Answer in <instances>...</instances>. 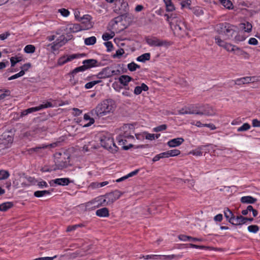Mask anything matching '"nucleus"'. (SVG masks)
<instances>
[{
  "mask_svg": "<svg viewBox=\"0 0 260 260\" xmlns=\"http://www.w3.org/2000/svg\"><path fill=\"white\" fill-rule=\"evenodd\" d=\"M115 104L111 99L106 100L99 104L90 114L92 117L100 118L107 114L112 113L115 110Z\"/></svg>",
  "mask_w": 260,
  "mask_h": 260,
  "instance_id": "obj_1",
  "label": "nucleus"
},
{
  "mask_svg": "<svg viewBox=\"0 0 260 260\" xmlns=\"http://www.w3.org/2000/svg\"><path fill=\"white\" fill-rule=\"evenodd\" d=\"M167 20L170 23L171 27L179 35L183 36L187 29L185 22L181 18L178 17L176 14H166Z\"/></svg>",
  "mask_w": 260,
  "mask_h": 260,
  "instance_id": "obj_2",
  "label": "nucleus"
},
{
  "mask_svg": "<svg viewBox=\"0 0 260 260\" xmlns=\"http://www.w3.org/2000/svg\"><path fill=\"white\" fill-rule=\"evenodd\" d=\"M194 114L205 116L215 115L216 111L209 105H199L194 107Z\"/></svg>",
  "mask_w": 260,
  "mask_h": 260,
  "instance_id": "obj_3",
  "label": "nucleus"
},
{
  "mask_svg": "<svg viewBox=\"0 0 260 260\" xmlns=\"http://www.w3.org/2000/svg\"><path fill=\"white\" fill-rule=\"evenodd\" d=\"M101 144L102 147L107 149H112V152L117 151L118 147L115 144L113 138L104 137L101 140Z\"/></svg>",
  "mask_w": 260,
  "mask_h": 260,
  "instance_id": "obj_4",
  "label": "nucleus"
},
{
  "mask_svg": "<svg viewBox=\"0 0 260 260\" xmlns=\"http://www.w3.org/2000/svg\"><path fill=\"white\" fill-rule=\"evenodd\" d=\"M146 43L150 46L160 47L168 46L171 45L170 43L166 40H161L156 37L146 38Z\"/></svg>",
  "mask_w": 260,
  "mask_h": 260,
  "instance_id": "obj_5",
  "label": "nucleus"
},
{
  "mask_svg": "<svg viewBox=\"0 0 260 260\" xmlns=\"http://www.w3.org/2000/svg\"><path fill=\"white\" fill-rule=\"evenodd\" d=\"M93 205L94 208H98L100 206H106L109 205L106 198L104 196H101L95 198L90 202H89L86 204V207H89L90 205Z\"/></svg>",
  "mask_w": 260,
  "mask_h": 260,
  "instance_id": "obj_6",
  "label": "nucleus"
},
{
  "mask_svg": "<svg viewBox=\"0 0 260 260\" xmlns=\"http://www.w3.org/2000/svg\"><path fill=\"white\" fill-rule=\"evenodd\" d=\"M122 194L123 192L118 190H115L106 193L104 195V197L106 198L107 201L109 205H110L112 204L116 200H118Z\"/></svg>",
  "mask_w": 260,
  "mask_h": 260,
  "instance_id": "obj_7",
  "label": "nucleus"
},
{
  "mask_svg": "<svg viewBox=\"0 0 260 260\" xmlns=\"http://www.w3.org/2000/svg\"><path fill=\"white\" fill-rule=\"evenodd\" d=\"M82 63L84 65L86 69H89L93 67H98L100 64L98 63L97 60L94 59H88L83 60Z\"/></svg>",
  "mask_w": 260,
  "mask_h": 260,
  "instance_id": "obj_8",
  "label": "nucleus"
},
{
  "mask_svg": "<svg viewBox=\"0 0 260 260\" xmlns=\"http://www.w3.org/2000/svg\"><path fill=\"white\" fill-rule=\"evenodd\" d=\"M254 77H245L237 79L235 81V84L238 85L248 84L250 82H253Z\"/></svg>",
  "mask_w": 260,
  "mask_h": 260,
  "instance_id": "obj_9",
  "label": "nucleus"
},
{
  "mask_svg": "<svg viewBox=\"0 0 260 260\" xmlns=\"http://www.w3.org/2000/svg\"><path fill=\"white\" fill-rule=\"evenodd\" d=\"M234 27V26L229 23L228 25L227 26L225 32L223 35L225 36L226 37V39H231L232 38H233L235 32V30L233 28Z\"/></svg>",
  "mask_w": 260,
  "mask_h": 260,
  "instance_id": "obj_10",
  "label": "nucleus"
},
{
  "mask_svg": "<svg viewBox=\"0 0 260 260\" xmlns=\"http://www.w3.org/2000/svg\"><path fill=\"white\" fill-rule=\"evenodd\" d=\"M184 141L182 138H177L168 141L167 144L170 147H175L180 145Z\"/></svg>",
  "mask_w": 260,
  "mask_h": 260,
  "instance_id": "obj_11",
  "label": "nucleus"
},
{
  "mask_svg": "<svg viewBox=\"0 0 260 260\" xmlns=\"http://www.w3.org/2000/svg\"><path fill=\"white\" fill-rule=\"evenodd\" d=\"M119 3L120 4V7H119L118 9H115L114 10V11L115 12H122V13L127 14V12L128 10V5L127 3L124 2L123 0H122V2H120V1H119Z\"/></svg>",
  "mask_w": 260,
  "mask_h": 260,
  "instance_id": "obj_12",
  "label": "nucleus"
},
{
  "mask_svg": "<svg viewBox=\"0 0 260 260\" xmlns=\"http://www.w3.org/2000/svg\"><path fill=\"white\" fill-rule=\"evenodd\" d=\"M52 182L57 185H59L65 186V185H68L71 181L69 178H57V179L51 180L50 182V183L51 185V183Z\"/></svg>",
  "mask_w": 260,
  "mask_h": 260,
  "instance_id": "obj_13",
  "label": "nucleus"
},
{
  "mask_svg": "<svg viewBox=\"0 0 260 260\" xmlns=\"http://www.w3.org/2000/svg\"><path fill=\"white\" fill-rule=\"evenodd\" d=\"M90 16L89 15H85L80 18L81 21H82V24L84 25V27L86 29H88L92 27L91 24L90 22Z\"/></svg>",
  "mask_w": 260,
  "mask_h": 260,
  "instance_id": "obj_14",
  "label": "nucleus"
},
{
  "mask_svg": "<svg viewBox=\"0 0 260 260\" xmlns=\"http://www.w3.org/2000/svg\"><path fill=\"white\" fill-rule=\"evenodd\" d=\"M1 140L6 141L8 143H12L13 141V137L11 132H5L1 136Z\"/></svg>",
  "mask_w": 260,
  "mask_h": 260,
  "instance_id": "obj_15",
  "label": "nucleus"
},
{
  "mask_svg": "<svg viewBox=\"0 0 260 260\" xmlns=\"http://www.w3.org/2000/svg\"><path fill=\"white\" fill-rule=\"evenodd\" d=\"M228 24L229 23L226 22L217 24L215 27V29L218 34L224 35Z\"/></svg>",
  "mask_w": 260,
  "mask_h": 260,
  "instance_id": "obj_16",
  "label": "nucleus"
},
{
  "mask_svg": "<svg viewBox=\"0 0 260 260\" xmlns=\"http://www.w3.org/2000/svg\"><path fill=\"white\" fill-rule=\"evenodd\" d=\"M96 215L101 217H108L109 216V209L106 207L98 209L96 211Z\"/></svg>",
  "mask_w": 260,
  "mask_h": 260,
  "instance_id": "obj_17",
  "label": "nucleus"
},
{
  "mask_svg": "<svg viewBox=\"0 0 260 260\" xmlns=\"http://www.w3.org/2000/svg\"><path fill=\"white\" fill-rule=\"evenodd\" d=\"M224 215L227 220H228L230 223L232 224L235 218V215L233 212L229 208H227L224 210Z\"/></svg>",
  "mask_w": 260,
  "mask_h": 260,
  "instance_id": "obj_18",
  "label": "nucleus"
},
{
  "mask_svg": "<svg viewBox=\"0 0 260 260\" xmlns=\"http://www.w3.org/2000/svg\"><path fill=\"white\" fill-rule=\"evenodd\" d=\"M240 201L244 204H254L257 201V199L251 196H244L241 198Z\"/></svg>",
  "mask_w": 260,
  "mask_h": 260,
  "instance_id": "obj_19",
  "label": "nucleus"
},
{
  "mask_svg": "<svg viewBox=\"0 0 260 260\" xmlns=\"http://www.w3.org/2000/svg\"><path fill=\"white\" fill-rule=\"evenodd\" d=\"M132 80L133 78L128 75H121L119 78V82L124 86H127L128 82Z\"/></svg>",
  "mask_w": 260,
  "mask_h": 260,
  "instance_id": "obj_20",
  "label": "nucleus"
},
{
  "mask_svg": "<svg viewBox=\"0 0 260 260\" xmlns=\"http://www.w3.org/2000/svg\"><path fill=\"white\" fill-rule=\"evenodd\" d=\"M244 220H245V217L242 215H239L236 217L235 216L232 224L235 225H241L245 223Z\"/></svg>",
  "mask_w": 260,
  "mask_h": 260,
  "instance_id": "obj_21",
  "label": "nucleus"
},
{
  "mask_svg": "<svg viewBox=\"0 0 260 260\" xmlns=\"http://www.w3.org/2000/svg\"><path fill=\"white\" fill-rule=\"evenodd\" d=\"M133 138L131 135H126L125 133L123 135H120L117 138V140L119 145H124L126 142L125 138Z\"/></svg>",
  "mask_w": 260,
  "mask_h": 260,
  "instance_id": "obj_22",
  "label": "nucleus"
},
{
  "mask_svg": "<svg viewBox=\"0 0 260 260\" xmlns=\"http://www.w3.org/2000/svg\"><path fill=\"white\" fill-rule=\"evenodd\" d=\"M53 191V189L49 190H38L34 192V196L37 198H40L45 195L50 194Z\"/></svg>",
  "mask_w": 260,
  "mask_h": 260,
  "instance_id": "obj_23",
  "label": "nucleus"
},
{
  "mask_svg": "<svg viewBox=\"0 0 260 260\" xmlns=\"http://www.w3.org/2000/svg\"><path fill=\"white\" fill-rule=\"evenodd\" d=\"M102 72L104 75V78L112 76L115 73V71H112L109 67L103 69Z\"/></svg>",
  "mask_w": 260,
  "mask_h": 260,
  "instance_id": "obj_24",
  "label": "nucleus"
},
{
  "mask_svg": "<svg viewBox=\"0 0 260 260\" xmlns=\"http://www.w3.org/2000/svg\"><path fill=\"white\" fill-rule=\"evenodd\" d=\"M91 114L90 113L89 114H85L84 115V119L85 120H89V122L86 124H85L83 126L84 127H88L90 126L91 124H93L94 122V117H90Z\"/></svg>",
  "mask_w": 260,
  "mask_h": 260,
  "instance_id": "obj_25",
  "label": "nucleus"
},
{
  "mask_svg": "<svg viewBox=\"0 0 260 260\" xmlns=\"http://www.w3.org/2000/svg\"><path fill=\"white\" fill-rule=\"evenodd\" d=\"M85 56V54L82 53V54H74L70 55H66V62H68L69 61H71L72 60L79 58L80 57L84 56Z\"/></svg>",
  "mask_w": 260,
  "mask_h": 260,
  "instance_id": "obj_26",
  "label": "nucleus"
},
{
  "mask_svg": "<svg viewBox=\"0 0 260 260\" xmlns=\"http://www.w3.org/2000/svg\"><path fill=\"white\" fill-rule=\"evenodd\" d=\"M68 166V164L66 161H58L55 164V167L53 169V170H62L63 168H67Z\"/></svg>",
  "mask_w": 260,
  "mask_h": 260,
  "instance_id": "obj_27",
  "label": "nucleus"
},
{
  "mask_svg": "<svg viewBox=\"0 0 260 260\" xmlns=\"http://www.w3.org/2000/svg\"><path fill=\"white\" fill-rule=\"evenodd\" d=\"M150 59V54L149 53H144L137 58L138 61L145 62L147 60H149Z\"/></svg>",
  "mask_w": 260,
  "mask_h": 260,
  "instance_id": "obj_28",
  "label": "nucleus"
},
{
  "mask_svg": "<svg viewBox=\"0 0 260 260\" xmlns=\"http://www.w3.org/2000/svg\"><path fill=\"white\" fill-rule=\"evenodd\" d=\"M13 206L12 202H6L0 204V211H6Z\"/></svg>",
  "mask_w": 260,
  "mask_h": 260,
  "instance_id": "obj_29",
  "label": "nucleus"
},
{
  "mask_svg": "<svg viewBox=\"0 0 260 260\" xmlns=\"http://www.w3.org/2000/svg\"><path fill=\"white\" fill-rule=\"evenodd\" d=\"M40 110V108L39 106L28 108L22 111L21 113V115L22 116H25L27 115L28 114L39 111Z\"/></svg>",
  "mask_w": 260,
  "mask_h": 260,
  "instance_id": "obj_30",
  "label": "nucleus"
},
{
  "mask_svg": "<svg viewBox=\"0 0 260 260\" xmlns=\"http://www.w3.org/2000/svg\"><path fill=\"white\" fill-rule=\"evenodd\" d=\"M86 68H85L84 65L83 64V66L76 68L72 72H71L69 74V75H72L73 77H74V75L77 74V73H78L79 72H83V71L86 70Z\"/></svg>",
  "mask_w": 260,
  "mask_h": 260,
  "instance_id": "obj_31",
  "label": "nucleus"
},
{
  "mask_svg": "<svg viewBox=\"0 0 260 260\" xmlns=\"http://www.w3.org/2000/svg\"><path fill=\"white\" fill-rule=\"evenodd\" d=\"M96 39L95 37L92 36L86 38L84 40V43L86 45H92L96 43Z\"/></svg>",
  "mask_w": 260,
  "mask_h": 260,
  "instance_id": "obj_32",
  "label": "nucleus"
},
{
  "mask_svg": "<svg viewBox=\"0 0 260 260\" xmlns=\"http://www.w3.org/2000/svg\"><path fill=\"white\" fill-rule=\"evenodd\" d=\"M178 113L180 114H194V107H189L188 110H185L184 109H181L179 110Z\"/></svg>",
  "mask_w": 260,
  "mask_h": 260,
  "instance_id": "obj_33",
  "label": "nucleus"
},
{
  "mask_svg": "<svg viewBox=\"0 0 260 260\" xmlns=\"http://www.w3.org/2000/svg\"><path fill=\"white\" fill-rule=\"evenodd\" d=\"M70 29H72L73 32H77L80 30L86 29L84 27V25L78 24H74L73 27H71Z\"/></svg>",
  "mask_w": 260,
  "mask_h": 260,
  "instance_id": "obj_34",
  "label": "nucleus"
},
{
  "mask_svg": "<svg viewBox=\"0 0 260 260\" xmlns=\"http://www.w3.org/2000/svg\"><path fill=\"white\" fill-rule=\"evenodd\" d=\"M220 3L226 9H232L233 4L230 0H219Z\"/></svg>",
  "mask_w": 260,
  "mask_h": 260,
  "instance_id": "obj_35",
  "label": "nucleus"
},
{
  "mask_svg": "<svg viewBox=\"0 0 260 260\" xmlns=\"http://www.w3.org/2000/svg\"><path fill=\"white\" fill-rule=\"evenodd\" d=\"M117 14H119V16L115 17L113 20L115 22V23L116 24H117L118 22H121L123 20V18L124 17H126V14H124V13H122V12H116Z\"/></svg>",
  "mask_w": 260,
  "mask_h": 260,
  "instance_id": "obj_36",
  "label": "nucleus"
},
{
  "mask_svg": "<svg viewBox=\"0 0 260 260\" xmlns=\"http://www.w3.org/2000/svg\"><path fill=\"white\" fill-rule=\"evenodd\" d=\"M128 69L131 71L134 72L137 69H140V66L134 62H132L127 64Z\"/></svg>",
  "mask_w": 260,
  "mask_h": 260,
  "instance_id": "obj_37",
  "label": "nucleus"
},
{
  "mask_svg": "<svg viewBox=\"0 0 260 260\" xmlns=\"http://www.w3.org/2000/svg\"><path fill=\"white\" fill-rule=\"evenodd\" d=\"M204 146H201L199 147L197 149L192 150L190 152V153L193 154V155L196 156H201L202 155L203 152H202L201 150L203 149Z\"/></svg>",
  "mask_w": 260,
  "mask_h": 260,
  "instance_id": "obj_38",
  "label": "nucleus"
},
{
  "mask_svg": "<svg viewBox=\"0 0 260 260\" xmlns=\"http://www.w3.org/2000/svg\"><path fill=\"white\" fill-rule=\"evenodd\" d=\"M10 176L8 171L0 170V180L7 179Z\"/></svg>",
  "mask_w": 260,
  "mask_h": 260,
  "instance_id": "obj_39",
  "label": "nucleus"
},
{
  "mask_svg": "<svg viewBox=\"0 0 260 260\" xmlns=\"http://www.w3.org/2000/svg\"><path fill=\"white\" fill-rule=\"evenodd\" d=\"M35 47L32 45H27L24 48V51L27 53H32L35 51Z\"/></svg>",
  "mask_w": 260,
  "mask_h": 260,
  "instance_id": "obj_40",
  "label": "nucleus"
},
{
  "mask_svg": "<svg viewBox=\"0 0 260 260\" xmlns=\"http://www.w3.org/2000/svg\"><path fill=\"white\" fill-rule=\"evenodd\" d=\"M22 60L21 57H12L10 58V61L11 63V67H14L15 64L17 62H19Z\"/></svg>",
  "mask_w": 260,
  "mask_h": 260,
  "instance_id": "obj_41",
  "label": "nucleus"
},
{
  "mask_svg": "<svg viewBox=\"0 0 260 260\" xmlns=\"http://www.w3.org/2000/svg\"><path fill=\"white\" fill-rule=\"evenodd\" d=\"M102 82L101 80H96V81H93L91 82H89L87 83H86L85 85V87L86 89H90L93 86H94L95 84L100 83Z\"/></svg>",
  "mask_w": 260,
  "mask_h": 260,
  "instance_id": "obj_42",
  "label": "nucleus"
},
{
  "mask_svg": "<svg viewBox=\"0 0 260 260\" xmlns=\"http://www.w3.org/2000/svg\"><path fill=\"white\" fill-rule=\"evenodd\" d=\"M215 43L218 46L224 48V46L226 44V42H225L223 40H221L219 37L216 36L215 37Z\"/></svg>",
  "mask_w": 260,
  "mask_h": 260,
  "instance_id": "obj_43",
  "label": "nucleus"
},
{
  "mask_svg": "<svg viewBox=\"0 0 260 260\" xmlns=\"http://www.w3.org/2000/svg\"><path fill=\"white\" fill-rule=\"evenodd\" d=\"M248 231L252 233H256L259 230V227L256 225H251L248 226Z\"/></svg>",
  "mask_w": 260,
  "mask_h": 260,
  "instance_id": "obj_44",
  "label": "nucleus"
},
{
  "mask_svg": "<svg viewBox=\"0 0 260 260\" xmlns=\"http://www.w3.org/2000/svg\"><path fill=\"white\" fill-rule=\"evenodd\" d=\"M250 128V125L248 123H244L241 126L239 127L238 132H244L248 130Z\"/></svg>",
  "mask_w": 260,
  "mask_h": 260,
  "instance_id": "obj_45",
  "label": "nucleus"
},
{
  "mask_svg": "<svg viewBox=\"0 0 260 260\" xmlns=\"http://www.w3.org/2000/svg\"><path fill=\"white\" fill-rule=\"evenodd\" d=\"M169 156H175L180 154V151L178 149H173L168 151Z\"/></svg>",
  "mask_w": 260,
  "mask_h": 260,
  "instance_id": "obj_46",
  "label": "nucleus"
},
{
  "mask_svg": "<svg viewBox=\"0 0 260 260\" xmlns=\"http://www.w3.org/2000/svg\"><path fill=\"white\" fill-rule=\"evenodd\" d=\"M124 53V50L122 48H120L116 51V53L113 55V57L120 58Z\"/></svg>",
  "mask_w": 260,
  "mask_h": 260,
  "instance_id": "obj_47",
  "label": "nucleus"
},
{
  "mask_svg": "<svg viewBox=\"0 0 260 260\" xmlns=\"http://www.w3.org/2000/svg\"><path fill=\"white\" fill-rule=\"evenodd\" d=\"M167 126L166 124H162L159 125L153 128V131L155 132H158L166 129Z\"/></svg>",
  "mask_w": 260,
  "mask_h": 260,
  "instance_id": "obj_48",
  "label": "nucleus"
},
{
  "mask_svg": "<svg viewBox=\"0 0 260 260\" xmlns=\"http://www.w3.org/2000/svg\"><path fill=\"white\" fill-rule=\"evenodd\" d=\"M236 47V46L233 45L229 43H226L225 45L224 46V48L225 50H226L228 51H235V48Z\"/></svg>",
  "mask_w": 260,
  "mask_h": 260,
  "instance_id": "obj_49",
  "label": "nucleus"
},
{
  "mask_svg": "<svg viewBox=\"0 0 260 260\" xmlns=\"http://www.w3.org/2000/svg\"><path fill=\"white\" fill-rule=\"evenodd\" d=\"M4 93L0 94V101L4 99L6 96L10 95L11 91L9 89H3Z\"/></svg>",
  "mask_w": 260,
  "mask_h": 260,
  "instance_id": "obj_50",
  "label": "nucleus"
},
{
  "mask_svg": "<svg viewBox=\"0 0 260 260\" xmlns=\"http://www.w3.org/2000/svg\"><path fill=\"white\" fill-rule=\"evenodd\" d=\"M181 5L182 8H188L190 9V6L191 5L190 0H185L182 1L181 2Z\"/></svg>",
  "mask_w": 260,
  "mask_h": 260,
  "instance_id": "obj_51",
  "label": "nucleus"
},
{
  "mask_svg": "<svg viewBox=\"0 0 260 260\" xmlns=\"http://www.w3.org/2000/svg\"><path fill=\"white\" fill-rule=\"evenodd\" d=\"M82 224H75L73 225H69L67 227L66 231L67 232H70L75 231L78 227H80Z\"/></svg>",
  "mask_w": 260,
  "mask_h": 260,
  "instance_id": "obj_52",
  "label": "nucleus"
},
{
  "mask_svg": "<svg viewBox=\"0 0 260 260\" xmlns=\"http://www.w3.org/2000/svg\"><path fill=\"white\" fill-rule=\"evenodd\" d=\"M188 245L191 248H200V249H208L209 248V247H207L205 246H203V245L199 246V245H195V244H191V243L189 244Z\"/></svg>",
  "mask_w": 260,
  "mask_h": 260,
  "instance_id": "obj_53",
  "label": "nucleus"
},
{
  "mask_svg": "<svg viewBox=\"0 0 260 260\" xmlns=\"http://www.w3.org/2000/svg\"><path fill=\"white\" fill-rule=\"evenodd\" d=\"M58 12L64 17H67L70 14V12L68 10L64 8L59 9Z\"/></svg>",
  "mask_w": 260,
  "mask_h": 260,
  "instance_id": "obj_54",
  "label": "nucleus"
},
{
  "mask_svg": "<svg viewBox=\"0 0 260 260\" xmlns=\"http://www.w3.org/2000/svg\"><path fill=\"white\" fill-rule=\"evenodd\" d=\"M104 45L106 46L107 48V51L110 52L113 50V45L111 42H106L104 43Z\"/></svg>",
  "mask_w": 260,
  "mask_h": 260,
  "instance_id": "obj_55",
  "label": "nucleus"
},
{
  "mask_svg": "<svg viewBox=\"0 0 260 260\" xmlns=\"http://www.w3.org/2000/svg\"><path fill=\"white\" fill-rule=\"evenodd\" d=\"M179 240L183 241H190L191 237L184 235H180L178 236Z\"/></svg>",
  "mask_w": 260,
  "mask_h": 260,
  "instance_id": "obj_56",
  "label": "nucleus"
},
{
  "mask_svg": "<svg viewBox=\"0 0 260 260\" xmlns=\"http://www.w3.org/2000/svg\"><path fill=\"white\" fill-rule=\"evenodd\" d=\"M234 51H236V54L238 55H244L247 54L245 51H244V50H242L241 48L237 46H236V47L235 48Z\"/></svg>",
  "mask_w": 260,
  "mask_h": 260,
  "instance_id": "obj_57",
  "label": "nucleus"
},
{
  "mask_svg": "<svg viewBox=\"0 0 260 260\" xmlns=\"http://www.w3.org/2000/svg\"><path fill=\"white\" fill-rule=\"evenodd\" d=\"M52 106H53L52 104L49 102H47L46 103H45L44 104H42L39 106L40 110L44 109V108L51 107Z\"/></svg>",
  "mask_w": 260,
  "mask_h": 260,
  "instance_id": "obj_58",
  "label": "nucleus"
},
{
  "mask_svg": "<svg viewBox=\"0 0 260 260\" xmlns=\"http://www.w3.org/2000/svg\"><path fill=\"white\" fill-rule=\"evenodd\" d=\"M113 37V36H111L108 33H105L102 36V38L104 41H108L109 40L112 39Z\"/></svg>",
  "mask_w": 260,
  "mask_h": 260,
  "instance_id": "obj_59",
  "label": "nucleus"
},
{
  "mask_svg": "<svg viewBox=\"0 0 260 260\" xmlns=\"http://www.w3.org/2000/svg\"><path fill=\"white\" fill-rule=\"evenodd\" d=\"M66 62L65 55L60 57L58 60V64L59 66H62L65 64Z\"/></svg>",
  "mask_w": 260,
  "mask_h": 260,
  "instance_id": "obj_60",
  "label": "nucleus"
},
{
  "mask_svg": "<svg viewBox=\"0 0 260 260\" xmlns=\"http://www.w3.org/2000/svg\"><path fill=\"white\" fill-rule=\"evenodd\" d=\"M248 44L250 45H256L258 44V41L255 38H251L248 41Z\"/></svg>",
  "mask_w": 260,
  "mask_h": 260,
  "instance_id": "obj_61",
  "label": "nucleus"
},
{
  "mask_svg": "<svg viewBox=\"0 0 260 260\" xmlns=\"http://www.w3.org/2000/svg\"><path fill=\"white\" fill-rule=\"evenodd\" d=\"M252 124L253 127H260V120L254 119L252 121Z\"/></svg>",
  "mask_w": 260,
  "mask_h": 260,
  "instance_id": "obj_62",
  "label": "nucleus"
},
{
  "mask_svg": "<svg viewBox=\"0 0 260 260\" xmlns=\"http://www.w3.org/2000/svg\"><path fill=\"white\" fill-rule=\"evenodd\" d=\"M145 138L148 140H152L155 139L154 134L146 133Z\"/></svg>",
  "mask_w": 260,
  "mask_h": 260,
  "instance_id": "obj_63",
  "label": "nucleus"
},
{
  "mask_svg": "<svg viewBox=\"0 0 260 260\" xmlns=\"http://www.w3.org/2000/svg\"><path fill=\"white\" fill-rule=\"evenodd\" d=\"M31 67V64L30 63H27L23 64L21 69L24 71H27Z\"/></svg>",
  "mask_w": 260,
  "mask_h": 260,
  "instance_id": "obj_64",
  "label": "nucleus"
}]
</instances>
